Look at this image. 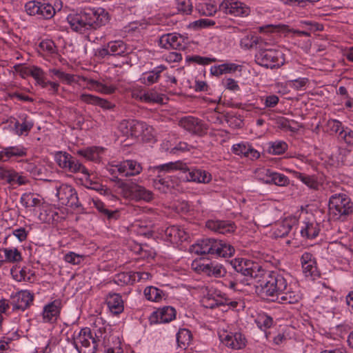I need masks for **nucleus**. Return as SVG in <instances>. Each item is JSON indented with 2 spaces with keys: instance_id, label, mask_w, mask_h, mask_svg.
Listing matches in <instances>:
<instances>
[{
  "instance_id": "1",
  "label": "nucleus",
  "mask_w": 353,
  "mask_h": 353,
  "mask_svg": "<svg viewBox=\"0 0 353 353\" xmlns=\"http://www.w3.org/2000/svg\"><path fill=\"white\" fill-rule=\"evenodd\" d=\"M67 20L73 30L84 33L88 30H96L105 26L109 23L110 16L101 8H87L79 12L70 14Z\"/></svg>"
},
{
  "instance_id": "2",
  "label": "nucleus",
  "mask_w": 353,
  "mask_h": 353,
  "mask_svg": "<svg viewBox=\"0 0 353 353\" xmlns=\"http://www.w3.org/2000/svg\"><path fill=\"white\" fill-rule=\"evenodd\" d=\"M259 276H263L260 281L261 293L263 299L271 301L279 300V296L288 286V282L283 274L278 272H261Z\"/></svg>"
},
{
  "instance_id": "3",
  "label": "nucleus",
  "mask_w": 353,
  "mask_h": 353,
  "mask_svg": "<svg viewBox=\"0 0 353 353\" xmlns=\"http://www.w3.org/2000/svg\"><path fill=\"white\" fill-rule=\"evenodd\" d=\"M102 339L103 333L101 330L93 334L90 328L85 327L81 329L74 337L73 344L77 350H79V344H81V347L84 348V353H95Z\"/></svg>"
},
{
  "instance_id": "4",
  "label": "nucleus",
  "mask_w": 353,
  "mask_h": 353,
  "mask_svg": "<svg viewBox=\"0 0 353 353\" xmlns=\"http://www.w3.org/2000/svg\"><path fill=\"white\" fill-rule=\"evenodd\" d=\"M256 62L267 68H278L283 65L285 59L283 53L275 49L260 48L255 55Z\"/></svg>"
},
{
  "instance_id": "5",
  "label": "nucleus",
  "mask_w": 353,
  "mask_h": 353,
  "mask_svg": "<svg viewBox=\"0 0 353 353\" xmlns=\"http://www.w3.org/2000/svg\"><path fill=\"white\" fill-rule=\"evenodd\" d=\"M230 264L236 272V274H241V276L256 279L261 274V272H263V270L260 265L250 260L237 258L232 260Z\"/></svg>"
},
{
  "instance_id": "6",
  "label": "nucleus",
  "mask_w": 353,
  "mask_h": 353,
  "mask_svg": "<svg viewBox=\"0 0 353 353\" xmlns=\"http://www.w3.org/2000/svg\"><path fill=\"white\" fill-rule=\"evenodd\" d=\"M119 188H121L124 196L130 197L137 201L143 200L150 202L154 199V194L152 191L138 184H128L121 182Z\"/></svg>"
},
{
  "instance_id": "7",
  "label": "nucleus",
  "mask_w": 353,
  "mask_h": 353,
  "mask_svg": "<svg viewBox=\"0 0 353 353\" xmlns=\"http://www.w3.org/2000/svg\"><path fill=\"white\" fill-rule=\"evenodd\" d=\"M56 196L60 203L70 208H78L81 205L76 190L67 184H61L57 187Z\"/></svg>"
},
{
  "instance_id": "8",
  "label": "nucleus",
  "mask_w": 353,
  "mask_h": 353,
  "mask_svg": "<svg viewBox=\"0 0 353 353\" xmlns=\"http://www.w3.org/2000/svg\"><path fill=\"white\" fill-rule=\"evenodd\" d=\"M352 210V203L344 193L332 194V216L336 219L350 214Z\"/></svg>"
},
{
  "instance_id": "9",
  "label": "nucleus",
  "mask_w": 353,
  "mask_h": 353,
  "mask_svg": "<svg viewBox=\"0 0 353 353\" xmlns=\"http://www.w3.org/2000/svg\"><path fill=\"white\" fill-rule=\"evenodd\" d=\"M219 10L236 17H245L250 13V8L245 3L234 0H224L220 3Z\"/></svg>"
},
{
  "instance_id": "10",
  "label": "nucleus",
  "mask_w": 353,
  "mask_h": 353,
  "mask_svg": "<svg viewBox=\"0 0 353 353\" xmlns=\"http://www.w3.org/2000/svg\"><path fill=\"white\" fill-rule=\"evenodd\" d=\"M159 46L165 49L183 50L185 48V39L180 34H165L159 39Z\"/></svg>"
},
{
  "instance_id": "11",
  "label": "nucleus",
  "mask_w": 353,
  "mask_h": 353,
  "mask_svg": "<svg viewBox=\"0 0 353 353\" xmlns=\"http://www.w3.org/2000/svg\"><path fill=\"white\" fill-rule=\"evenodd\" d=\"M179 124L181 128L192 134L202 136L207 133L208 126L201 120L193 117L182 118Z\"/></svg>"
},
{
  "instance_id": "12",
  "label": "nucleus",
  "mask_w": 353,
  "mask_h": 353,
  "mask_svg": "<svg viewBox=\"0 0 353 353\" xmlns=\"http://www.w3.org/2000/svg\"><path fill=\"white\" fill-rule=\"evenodd\" d=\"M27 155V148L23 145L3 147L0 150V163H6Z\"/></svg>"
},
{
  "instance_id": "13",
  "label": "nucleus",
  "mask_w": 353,
  "mask_h": 353,
  "mask_svg": "<svg viewBox=\"0 0 353 353\" xmlns=\"http://www.w3.org/2000/svg\"><path fill=\"white\" fill-rule=\"evenodd\" d=\"M143 128V123L133 119L123 120L119 125V131L126 137H139Z\"/></svg>"
},
{
  "instance_id": "14",
  "label": "nucleus",
  "mask_w": 353,
  "mask_h": 353,
  "mask_svg": "<svg viewBox=\"0 0 353 353\" xmlns=\"http://www.w3.org/2000/svg\"><path fill=\"white\" fill-rule=\"evenodd\" d=\"M216 246H218L216 239H203L192 245L190 247V252L198 255H214L215 250H217L218 249Z\"/></svg>"
},
{
  "instance_id": "15",
  "label": "nucleus",
  "mask_w": 353,
  "mask_h": 353,
  "mask_svg": "<svg viewBox=\"0 0 353 353\" xmlns=\"http://www.w3.org/2000/svg\"><path fill=\"white\" fill-rule=\"evenodd\" d=\"M127 53V46L121 40L110 41L106 46L99 50V54L103 57L107 55L124 56Z\"/></svg>"
},
{
  "instance_id": "16",
  "label": "nucleus",
  "mask_w": 353,
  "mask_h": 353,
  "mask_svg": "<svg viewBox=\"0 0 353 353\" xmlns=\"http://www.w3.org/2000/svg\"><path fill=\"white\" fill-rule=\"evenodd\" d=\"M205 225L209 230L223 234L232 233L236 229L234 224L228 221L209 220Z\"/></svg>"
},
{
  "instance_id": "17",
  "label": "nucleus",
  "mask_w": 353,
  "mask_h": 353,
  "mask_svg": "<svg viewBox=\"0 0 353 353\" xmlns=\"http://www.w3.org/2000/svg\"><path fill=\"white\" fill-rule=\"evenodd\" d=\"M197 270L208 276L220 278L225 276L226 270L223 265L219 263H202L196 268Z\"/></svg>"
},
{
  "instance_id": "18",
  "label": "nucleus",
  "mask_w": 353,
  "mask_h": 353,
  "mask_svg": "<svg viewBox=\"0 0 353 353\" xmlns=\"http://www.w3.org/2000/svg\"><path fill=\"white\" fill-rule=\"evenodd\" d=\"M115 168L124 176H135L142 171L141 164L133 160L124 161L115 165Z\"/></svg>"
},
{
  "instance_id": "19",
  "label": "nucleus",
  "mask_w": 353,
  "mask_h": 353,
  "mask_svg": "<svg viewBox=\"0 0 353 353\" xmlns=\"http://www.w3.org/2000/svg\"><path fill=\"white\" fill-rule=\"evenodd\" d=\"M232 152L238 156L244 157L254 160L260 157L259 152L248 143L241 142L233 145Z\"/></svg>"
},
{
  "instance_id": "20",
  "label": "nucleus",
  "mask_w": 353,
  "mask_h": 353,
  "mask_svg": "<svg viewBox=\"0 0 353 353\" xmlns=\"http://www.w3.org/2000/svg\"><path fill=\"white\" fill-rule=\"evenodd\" d=\"M220 339L226 346L239 350L245 346V339L241 333H229L220 335Z\"/></svg>"
},
{
  "instance_id": "21",
  "label": "nucleus",
  "mask_w": 353,
  "mask_h": 353,
  "mask_svg": "<svg viewBox=\"0 0 353 353\" xmlns=\"http://www.w3.org/2000/svg\"><path fill=\"white\" fill-rule=\"evenodd\" d=\"M183 172H187L185 178L189 181L208 183L211 179V174L205 170L199 169L190 170L186 167V170Z\"/></svg>"
},
{
  "instance_id": "22",
  "label": "nucleus",
  "mask_w": 353,
  "mask_h": 353,
  "mask_svg": "<svg viewBox=\"0 0 353 353\" xmlns=\"http://www.w3.org/2000/svg\"><path fill=\"white\" fill-rule=\"evenodd\" d=\"M176 318V310H154L149 320L151 324L168 323Z\"/></svg>"
},
{
  "instance_id": "23",
  "label": "nucleus",
  "mask_w": 353,
  "mask_h": 353,
  "mask_svg": "<svg viewBox=\"0 0 353 353\" xmlns=\"http://www.w3.org/2000/svg\"><path fill=\"white\" fill-rule=\"evenodd\" d=\"M11 274L14 279L19 282L33 283L35 281L34 272L26 267L21 269L12 268Z\"/></svg>"
},
{
  "instance_id": "24",
  "label": "nucleus",
  "mask_w": 353,
  "mask_h": 353,
  "mask_svg": "<svg viewBox=\"0 0 353 353\" xmlns=\"http://www.w3.org/2000/svg\"><path fill=\"white\" fill-rule=\"evenodd\" d=\"M166 239L172 243L186 240V232L179 226L172 225L165 230Z\"/></svg>"
},
{
  "instance_id": "25",
  "label": "nucleus",
  "mask_w": 353,
  "mask_h": 353,
  "mask_svg": "<svg viewBox=\"0 0 353 353\" xmlns=\"http://www.w3.org/2000/svg\"><path fill=\"white\" fill-rule=\"evenodd\" d=\"M79 97L82 101L88 104L99 105L105 110H110L114 107L110 101L92 94H81Z\"/></svg>"
},
{
  "instance_id": "26",
  "label": "nucleus",
  "mask_w": 353,
  "mask_h": 353,
  "mask_svg": "<svg viewBox=\"0 0 353 353\" xmlns=\"http://www.w3.org/2000/svg\"><path fill=\"white\" fill-rule=\"evenodd\" d=\"M141 101L145 103H163V95L157 93L154 90H150L146 92H140L136 97Z\"/></svg>"
},
{
  "instance_id": "27",
  "label": "nucleus",
  "mask_w": 353,
  "mask_h": 353,
  "mask_svg": "<svg viewBox=\"0 0 353 353\" xmlns=\"http://www.w3.org/2000/svg\"><path fill=\"white\" fill-rule=\"evenodd\" d=\"M165 68L164 65H161L156 67L153 70L144 73L141 78V83L145 85H151L157 82L160 78L161 73Z\"/></svg>"
},
{
  "instance_id": "28",
  "label": "nucleus",
  "mask_w": 353,
  "mask_h": 353,
  "mask_svg": "<svg viewBox=\"0 0 353 353\" xmlns=\"http://www.w3.org/2000/svg\"><path fill=\"white\" fill-rule=\"evenodd\" d=\"M300 232L303 237L307 239H312L317 236L319 229L314 222L303 221Z\"/></svg>"
},
{
  "instance_id": "29",
  "label": "nucleus",
  "mask_w": 353,
  "mask_h": 353,
  "mask_svg": "<svg viewBox=\"0 0 353 353\" xmlns=\"http://www.w3.org/2000/svg\"><path fill=\"white\" fill-rule=\"evenodd\" d=\"M203 306L206 309H214L216 307L220 306H230L232 307H236L239 306V302L237 301H231L228 300H223L220 299H214L210 298H205L203 301Z\"/></svg>"
},
{
  "instance_id": "30",
  "label": "nucleus",
  "mask_w": 353,
  "mask_h": 353,
  "mask_svg": "<svg viewBox=\"0 0 353 353\" xmlns=\"http://www.w3.org/2000/svg\"><path fill=\"white\" fill-rule=\"evenodd\" d=\"M263 43L262 39L253 34H247L241 39L240 46L242 49L250 50L257 45H259V48H261Z\"/></svg>"
},
{
  "instance_id": "31",
  "label": "nucleus",
  "mask_w": 353,
  "mask_h": 353,
  "mask_svg": "<svg viewBox=\"0 0 353 353\" xmlns=\"http://www.w3.org/2000/svg\"><path fill=\"white\" fill-rule=\"evenodd\" d=\"M4 253V263H18L23 260L21 253L15 248H5L1 249Z\"/></svg>"
},
{
  "instance_id": "32",
  "label": "nucleus",
  "mask_w": 353,
  "mask_h": 353,
  "mask_svg": "<svg viewBox=\"0 0 353 353\" xmlns=\"http://www.w3.org/2000/svg\"><path fill=\"white\" fill-rule=\"evenodd\" d=\"M292 229L291 220L285 219L276 224L273 232L275 238H282L288 234Z\"/></svg>"
},
{
  "instance_id": "33",
  "label": "nucleus",
  "mask_w": 353,
  "mask_h": 353,
  "mask_svg": "<svg viewBox=\"0 0 353 353\" xmlns=\"http://www.w3.org/2000/svg\"><path fill=\"white\" fill-rule=\"evenodd\" d=\"M103 152L102 148L97 147L88 148L84 150H79L77 154L85 158L86 159L92 161H99L100 159V154Z\"/></svg>"
},
{
  "instance_id": "34",
  "label": "nucleus",
  "mask_w": 353,
  "mask_h": 353,
  "mask_svg": "<svg viewBox=\"0 0 353 353\" xmlns=\"http://www.w3.org/2000/svg\"><path fill=\"white\" fill-rule=\"evenodd\" d=\"M216 243L218 246H216V248H218V249L215 250L214 255L221 257H230L234 253V248L230 244L221 240H216Z\"/></svg>"
},
{
  "instance_id": "35",
  "label": "nucleus",
  "mask_w": 353,
  "mask_h": 353,
  "mask_svg": "<svg viewBox=\"0 0 353 353\" xmlns=\"http://www.w3.org/2000/svg\"><path fill=\"white\" fill-rule=\"evenodd\" d=\"M34 295L28 291H21L19 293L17 305L15 309H26L31 306Z\"/></svg>"
},
{
  "instance_id": "36",
  "label": "nucleus",
  "mask_w": 353,
  "mask_h": 353,
  "mask_svg": "<svg viewBox=\"0 0 353 353\" xmlns=\"http://www.w3.org/2000/svg\"><path fill=\"white\" fill-rule=\"evenodd\" d=\"M145 299L153 302H159L164 296L163 292L154 286L146 287L143 291Z\"/></svg>"
},
{
  "instance_id": "37",
  "label": "nucleus",
  "mask_w": 353,
  "mask_h": 353,
  "mask_svg": "<svg viewBox=\"0 0 353 353\" xmlns=\"http://www.w3.org/2000/svg\"><path fill=\"white\" fill-rule=\"evenodd\" d=\"M105 303L109 309H123L124 307V301L119 294H109L105 299Z\"/></svg>"
},
{
  "instance_id": "38",
  "label": "nucleus",
  "mask_w": 353,
  "mask_h": 353,
  "mask_svg": "<svg viewBox=\"0 0 353 353\" xmlns=\"http://www.w3.org/2000/svg\"><path fill=\"white\" fill-rule=\"evenodd\" d=\"M155 169L157 170L159 172H165L170 173L176 170H185L186 165L181 161L170 162L158 165L155 168Z\"/></svg>"
},
{
  "instance_id": "39",
  "label": "nucleus",
  "mask_w": 353,
  "mask_h": 353,
  "mask_svg": "<svg viewBox=\"0 0 353 353\" xmlns=\"http://www.w3.org/2000/svg\"><path fill=\"white\" fill-rule=\"evenodd\" d=\"M21 203L25 208H33L39 206L41 203V201L33 193L28 192L22 194Z\"/></svg>"
},
{
  "instance_id": "40",
  "label": "nucleus",
  "mask_w": 353,
  "mask_h": 353,
  "mask_svg": "<svg viewBox=\"0 0 353 353\" xmlns=\"http://www.w3.org/2000/svg\"><path fill=\"white\" fill-rule=\"evenodd\" d=\"M295 176L301 181L304 184L311 189L317 190L319 186V183L316 180V178L312 175H307L304 173L295 172Z\"/></svg>"
},
{
  "instance_id": "41",
  "label": "nucleus",
  "mask_w": 353,
  "mask_h": 353,
  "mask_svg": "<svg viewBox=\"0 0 353 353\" xmlns=\"http://www.w3.org/2000/svg\"><path fill=\"white\" fill-rule=\"evenodd\" d=\"M192 339V334L188 329H180L176 334V341L179 347L185 349Z\"/></svg>"
},
{
  "instance_id": "42",
  "label": "nucleus",
  "mask_w": 353,
  "mask_h": 353,
  "mask_svg": "<svg viewBox=\"0 0 353 353\" xmlns=\"http://www.w3.org/2000/svg\"><path fill=\"white\" fill-rule=\"evenodd\" d=\"M240 275L239 274H230L226 276L225 279L223 281V283L225 286L233 290H241L240 288V285L241 283V280L239 278Z\"/></svg>"
},
{
  "instance_id": "43",
  "label": "nucleus",
  "mask_w": 353,
  "mask_h": 353,
  "mask_svg": "<svg viewBox=\"0 0 353 353\" xmlns=\"http://www.w3.org/2000/svg\"><path fill=\"white\" fill-rule=\"evenodd\" d=\"M301 24L308 26V30H295L294 32L299 36L310 37V32H316L323 30V26L318 23H312L311 21H301Z\"/></svg>"
},
{
  "instance_id": "44",
  "label": "nucleus",
  "mask_w": 353,
  "mask_h": 353,
  "mask_svg": "<svg viewBox=\"0 0 353 353\" xmlns=\"http://www.w3.org/2000/svg\"><path fill=\"white\" fill-rule=\"evenodd\" d=\"M66 170L73 173H82L83 174H88V171L85 167L79 162V160L72 157L70 160V163H68V166L67 167Z\"/></svg>"
},
{
  "instance_id": "45",
  "label": "nucleus",
  "mask_w": 353,
  "mask_h": 353,
  "mask_svg": "<svg viewBox=\"0 0 353 353\" xmlns=\"http://www.w3.org/2000/svg\"><path fill=\"white\" fill-rule=\"evenodd\" d=\"M132 272H121L115 276L114 281L120 285H132L134 283V278L133 277Z\"/></svg>"
},
{
  "instance_id": "46",
  "label": "nucleus",
  "mask_w": 353,
  "mask_h": 353,
  "mask_svg": "<svg viewBox=\"0 0 353 353\" xmlns=\"http://www.w3.org/2000/svg\"><path fill=\"white\" fill-rule=\"evenodd\" d=\"M168 178H163L161 175H159L157 179L154 180V187L163 192L168 191L173 185L170 183Z\"/></svg>"
},
{
  "instance_id": "47",
  "label": "nucleus",
  "mask_w": 353,
  "mask_h": 353,
  "mask_svg": "<svg viewBox=\"0 0 353 353\" xmlns=\"http://www.w3.org/2000/svg\"><path fill=\"white\" fill-rule=\"evenodd\" d=\"M55 14V8L50 3L40 4L38 17L43 19H51Z\"/></svg>"
},
{
  "instance_id": "48",
  "label": "nucleus",
  "mask_w": 353,
  "mask_h": 353,
  "mask_svg": "<svg viewBox=\"0 0 353 353\" xmlns=\"http://www.w3.org/2000/svg\"><path fill=\"white\" fill-rule=\"evenodd\" d=\"M301 296L299 294L294 292H286L279 296V300L277 301L283 304H296L299 302Z\"/></svg>"
},
{
  "instance_id": "49",
  "label": "nucleus",
  "mask_w": 353,
  "mask_h": 353,
  "mask_svg": "<svg viewBox=\"0 0 353 353\" xmlns=\"http://www.w3.org/2000/svg\"><path fill=\"white\" fill-rule=\"evenodd\" d=\"M94 206L101 214V215L106 216L108 219H112L114 216L116 212L111 211L106 208L105 204L99 199H92Z\"/></svg>"
},
{
  "instance_id": "50",
  "label": "nucleus",
  "mask_w": 353,
  "mask_h": 353,
  "mask_svg": "<svg viewBox=\"0 0 353 353\" xmlns=\"http://www.w3.org/2000/svg\"><path fill=\"white\" fill-rule=\"evenodd\" d=\"M72 156L65 152H58L55 154V160L59 166L66 170Z\"/></svg>"
},
{
  "instance_id": "51",
  "label": "nucleus",
  "mask_w": 353,
  "mask_h": 353,
  "mask_svg": "<svg viewBox=\"0 0 353 353\" xmlns=\"http://www.w3.org/2000/svg\"><path fill=\"white\" fill-rule=\"evenodd\" d=\"M288 150V144L285 141H279L271 143L270 153L274 155H279L284 153Z\"/></svg>"
},
{
  "instance_id": "52",
  "label": "nucleus",
  "mask_w": 353,
  "mask_h": 353,
  "mask_svg": "<svg viewBox=\"0 0 353 353\" xmlns=\"http://www.w3.org/2000/svg\"><path fill=\"white\" fill-rule=\"evenodd\" d=\"M90 83L97 91L103 94H110L114 92L116 90L114 85H107L94 80H91Z\"/></svg>"
},
{
  "instance_id": "53",
  "label": "nucleus",
  "mask_w": 353,
  "mask_h": 353,
  "mask_svg": "<svg viewBox=\"0 0 353 353\" xmlns=\"http://www.w3.org/2000/svg\"><path fill=\"white\" fill-rule=\"evenodd\" d=\"M39 48L47 55H52L57 52L56 46L52 40L42 41L39 44Z\"/></svg>"
},
{
  "instance_id": "54",
  "label": "nucleus",
  "mask_w": 353,
  "mask_h": 353,
  "mask_svg": "<svg viewBox=\"0 0 353 353\" xmlns=\"http://www.w3.org/2000/svg\"><path fill=\"white\" fill-rule=\"evenodd\" d=\"M41 315L44 323H54L60 315V310H43Z\"/></svg>"
},
{
  "instance_id": "55",
  "label": "nucleus",
  "mask_w": 353,
  "mask_h": 353,
  "mask_svg": "<svg viewBox=\"0 0 353 353\" xmlns=\"http://www.w3.org/2000/svg\"><path fill=\"white\" fill-rule=\"evenodd\" d=\"M33 123L32 122L24 121L22 123L16 122L14 124V131L17 135L27 134L32 128Z\"/></svg>"
},
{
  "instance_id": "56",
  "label": "nucleus",
  "mask_w": 353,
  "mask_h": 353,
  "mask_svg": "<svg viewBox=\"0 0 353 353\" xmlns=\"http://www.w3.org/2000/svg\"><path fill=\"white\" fill-rule=\"evenodd\" d=\"M176 8L183 14H190L192 10V5L190 0H176Z\"/></svg>"
},
{
  "instance_id": "57",
  "label": "nucleus",
  "mask_w": 353,
  "mask_h": 353,
  "mask_svg": "<svg viewBox=\"0 0 353 353\" xmlns=\"http://www.w3.org/2000/svg\"><path fill=\"white\" fill-rule=\"evenodd\" d=\"M288 178L283 174L272 172L270 183L279 186H285L289 183Z\"/></svg>"
},
{
  "instance_id": "58",
  "label": "nucleus",
  "mask_w": 353,
  "mask_h": 353,
  "mask_svg": "<svg viewBox=\"0 0 353 353\" xmlns=\"http://www.w3.org/2000/svg\"><path fill=\"white\" fill-rule=\"evenodd\" d=\"M85 181H84V186L86 188L96 190L97 192H105V190L103 189V185L96 181H93L90 178V174L88 172V174H85Z\"/></svg>"
},
{
  "instance_id": "59",
  "label": "nucleus",
  "mask_w": 353,
  "mask_h": 353,
  "mask_svg": "<svg viewBox=\"0 0 353 353\" xmlns=\"http://www.w3.org/2000/svg\"><path fill=\"white\" fill-rule=\"evenodd\" d=\"M21 72H23V71H21ZM23 73L30 74L36 81L41 80V79L44 77L43 70L34 65L24 68Z\"/></svg>"
},
{
  "instance_id": "60",
  "label": "nucleus",
  "mask_w": 353,
  "mask_h": 353,
  "mask_svg": "<svg viewBox=\"0 0 353 353\" xmlns=\"http://www.w3.org/2000/svg\"><path fill=\"white\" fill-rule=\"evenodd\" d=\"M84 257L85 256L83 255H80L73 252H70L64 256V260L68 263L72 265H79L83 261Z\"/></svg>"
},
{
  "instance_id": "61",
  "label": "nucleus",
  "mask_w": 353,
  "mask_h": 353,
  "mask_svg": "<svg viewBox=\"0 0 353 353\" xmlns=\"http://www.w3.org/2000/svg\"><path fill=\"white\" fill-rule=\"evenodd\" d=\"M303 272L306 277H311L313 279L318 275L316 267V261L311 263L302 265Z\"/></svg>"
},
{
  "instance_id": "62",
  "label": "nucleus",
  "mask_w": 353,
  "mask_h": 353,
  "mask_svg": "<svg viewBox=\"0 0 353 353\" xmlns=\"http://www.w3.org/2000/svg\"><path fill=\"white\" fill-rule=\"evenodd\" d=\"M256 177L265 183H270L272 171L269 169L259 168L256 171Z\"/></svg>"
},
{
  "instance_id": "63",
  "label": "nucleus",
  "mask_w": 353,
  "mask_h": 353,
  "mask_svg": "<svg viewBox=\"0 0 353 353\" xmlns=\"http://www.w3.org/2000/svg\"><path fill=\"white\" fill-rule=\"evenodd\" d=\"M41 2L30 1L25 5V10L29 15H37L39 10Z\"/></svg>"
},
{
  "instance_id": "64",
  "label": "nucleus",
  "mask_w": 353,
  "mask_h": 353,
  "mask_svg": "<svg viewBox=\"0 0 353 353\" xmlns=\"http://www.w3.org/2000/svg\"><path fill=\"white\" fill-rule=\"evenodd\" d=\"M27 170L30 172L34 177L41 179L43 175L45 168L41 165H38L34 163H29L27 167Z\"/></svg>"
}]
</instances>
